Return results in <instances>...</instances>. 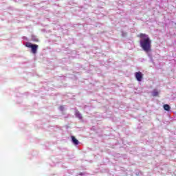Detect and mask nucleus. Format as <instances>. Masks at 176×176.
I'll return each mask as SVG.
<instances>
[{"mask_svg":"<svg viewBox=\"0 0 176 176\" xmlns=\"http://www.w3.org/2000/svg\"><path fill=\"white\" fill-rule=\"evenodd\" d=\"M138 36L140 38V43L143 50L146 52V53L151 52V49L152 47V41H151L149 36H148L146 34L141 33Z\"/></svg>","mask_w":176,"mask_h":176,"instance_id":"f257e3e1","label":"nucleus"},{"mask_svg":"<svg viewBox=\"0 0 176 176\" xmlns=\"http://www.w3.org/2000/svg\"><path fill=\"white\" fill-rule=\"evenodd\" d=\"M25 46L26 47L32 49V53H33V54H36V52L38 47V45L32 44L31 43H26Z\"/></svg>","mask_w":176,"mask_h":176,"instance_id":"f03ea898","label":"nucleus"},{"mask_svg":"<svg viewBox=\"0 0 176 176\" xmlns=\"http://www.w3.org/2000/svg\"><path fill=\"white\" fill-rule=\"evenodd\" d=\"M135 76L138 82H141V80H142L144 74H142L141 72H138L135 74Z\"/></svg>","mask_w":176,"mask_h":176,"instance_id":"7ed1b4c3","label":"nucleus"},{"mask_svg":"<svg viewBox=\"0 0 176 176\" xmlns=\"http://www.w3.org/2000/svg\"><path fill=\"white\" fill-rule=\"evenodd\" d=\"M72 140L74 145H78L79 144V141L76 138H75V136H72Z\"/></svg>","mask_w":176,"mask_h":176,"instance_id":"20e7f679","label":"nucleus"},{"mask_svg":"<svg viewBox=\"0 0 176 176\" xmlns=\"http://www.w3.org/2000/svg\"><path fill=\"white\" fill-rule=\"evenodd\" d=\"M163 108L164 111H170V109H171V107L168 104H164Z\"/></svg>","mask_w":176,"mask_h":176,"instance_id":"39448f33","label":"nucleus"},{"mask_svg":"<svg viewBox=\"0 0 176 176\" xmlns=\"http://www.w3.org/2000/svg\"><path fill=\"white\" fill-rule=\"evenodd\" d=\"M157 96H159V92L157 90L154 89L153 91V97H157Z\"/></svg>","mask_w":176,"mask_h":176,"instance_id":"423d86ee","label":"nucleus"},{"mask_svg":"<svg viewBox=\"0 0 176 176\" xmlns=\"http://www.w3.org/2000/svg\"><path fill=\"white\" fill-rule=\"evenodd\" d=\"M76 116L77 118H78L79 119H82V114H80V113H79V111L76 113Z\"/></svg>","mask_w":176,"mask_h":176,"instance_id":"0eeeda50","label":"nucleus"}]
</instances>
